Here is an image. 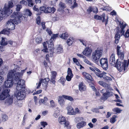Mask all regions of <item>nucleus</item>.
Returning a JSON list of instances; mask_svg holds the SVG:
<instances>
[{
	"label": "nucleus",
	"instance_id": "obj_31",
	"mask_svg": "<svg viewBox=\"0 0 129 129\" xmlns=\"http://www.w3.org/2000/svg\"><path fill=\"white\" fill-rule=\"evenodd\" d=\"M47 100V98L46 97H45L43 99H40L39 101V103L40 105L42 104H44Z\"/></svg>",
	"mask_w": 129,
	"mask_h": 129
},
{
	"label": "nucleus",
	"instance_id": "obj_34",
	"mask_svg": "<svg viewBox=\"0 0 129 129\" xmlns=\"http://www.w3.org/2000/svg\"><path fill=\"white\" fill-rule=\"evenodd\" d=\"M100 62L101 65H102L108 62L107 59L106 58H102L100 60Z\"/></svg>",
	"mask_w": 129,
	"mask_h": 129
},
{
	"label": "nucleus",
	"instance_id": "obj_60",
	"mask_svg": "<svg viewBox=\"0 0 129 129\" xmlns=\"http://www.w3.org/2000/svg\"><path fill=\"white\" fill-rule=\"evenodd\" d=\"M37 23L38 24H39L40 23V17L39 16L38 17L36 18Z\"/></svg>",
	"mask_w": 129,
	"mask_h": 129
},
{
	"label": "nucleus",
	"instance_id": "obj_47",
	"mask_svg": "<svg viewBox=\"0 0 129 129\" xmlns=\"http://www.w3.org/2000/svg\"><path fill=\"white\" fill-rule=\"evenodd\" d=\"M17 100L14 102V103L15 105L17 106L21 107L22 106V104L21 101L19 100Z\"/></svg>",
	"mask_w": 129,
	"mask_h": 129
},
{
	"label": "nucleus",
	"instance_id": "obj_15",
	"mask_svg": "<svg viewBox=\"0 0 129 129\" xmlns=\"http://www.w3.org/2000/svg\"><path fill=\"white\" fill-rule=\"evenodd\" d=\"M13 82L12 80L8 79L5 81V85L6 87L9 88L12 87L13 84Z\"/></svg>",
	"mask_w": 129,
	"mask_h": 129
},
{
	"label": "nucleus",
	"instance_id": "obj_7",
	"mask_svg": "<svg viewBox=\"0 0 129 129\" xmlns=\"http://www.w3.org/2000/svg\"><path fill=\"white\" fill-rule=\"evenodd\" d=\"M40 10L41 11H42L45 13H50L52 12L54 13L56 11V9L54 7L51 8L50 7H48L46 8L44 6L40 7Z\"/></svg>",
	"mask_w": 129,
	"mask_h": 129
},
{
	"label": "nucleus",
	"instance_id": "obj_52",
	"mask_svg": "<svg viewBox=\"0 0 129 129\" xmlns=\"http://www.w3.org/2000/svg\"><path fill=\"white\" fill-rule=\"evenodd\" d=\"M121 28V31H120L119 30H118L117 33H118V34L119 33V34L120 35V34H121V36H122V35H124V29H123V28Z\"/></svg>",
	"mask_w": 129,
	"mask_h": 129
},
{
	"label": "nucleus",
	"instance_id": "obj_55",
	"mask_svg": "<svg viewBox=\"0 0 129 129\" xmlns=\"http://www.w3.org/2000/svg\"><path fill=\"white\" fill-rule=\"evenodd\" d=\"M46 31L48 33L49 35L50 36H51L52 34V32L49 28H47L46 30Z\"/></svg>",
	"mask_w": 129,
	"mask_h": 129
},
{
	"label": "nucleus",
	"instance_id": "obj_17",
	"mask_svg": "<svg viewBox=\"0 0 129 129\" xmlns=\"http://www.w3.org/2000/svg\"><path fill=\"white\" fill-rule=\"evenodd\" d=\"M68 111V114L70 115H75V112H74V109L73 107L70 106H68L66 108Z\"/></svg>",
	"mask_w": 129,
	"mask_h": 129
},
{
	"label": "nucleus",
	"instance_id": "obj_46",
	"mask_svg": "<svg viewBox=\"0 0 129 129\" xmlns=\"http://www.w3.org/2000/svg\"><path fill=\"white\" fill-rule=\"evenodd\" d=\"M2 117L3 120L4 121H7L8 119V116L5 114H3L2 115Z\"/></svg>",
	"mask_w": 129,
	"mask_h": 129
},
{
	"label": "nucleus",
	"instance_id": "obj_58",
	"mask_svg": "<svg viewBox=\"0 0 129 129\" xmlns=\"http://www.w3.org/2000/svg\"><path fill=\"white\" fill-rule=\"evenodd\" d=\"M74 112H75V115L77 113H80L81 112L80 110L77 108H76L75 109Z\"/></svg>",
	"mask_w": 129,
	"mask_h": 129
},
{
	"label": "nucleus",
	"instance_id": "obj_13",
	"mask_svg": "<svg viewBox=\"0 0 129 129\" xmlns=\"http://www.w3.org/2000/svg\"><path fill=\"white\" fill-rule=\"evenodd\" d=\"M120 48L121 47L117 46V53L119 58L122 60L124 58V55L123 51L120 50Z\"/></svg>",
	"mask_w": 129,
	"mask_h": 129
},
{
	"label": "nucleus",
	"instance_id": "obj_51",
	"mask_svg": "<svg viewBox=\"0 0 129 129\" xmlns=\"http://www.w3.org/2000/svg\"><path fill=\"white\" fill-rule=\"evenodd\" d=\"M92 10L93 12L95 13H97L98 12V9L96 7H93L92 8Z\"/></svg>",
	"mask_w": 129,
	"mask_h": 129
},
{
	"label": "nucleus",
	"instance_id": "obj_62",
	"mask_svg": "<svg viewBox=\"0 0 129 129\" xmlns=\"http://www.w3.org/2000/svg\"><path fill=\"white\" fill-rule=\"evenodd\" d=\"M85 46H86V41L83 40L82 39H80L79 40Z\"/></svg>",
	"mask_w": 129,
	"mask_h": 129
},
{
	"label": "nucleus",
	"instance_id": "obj_28",
	"mask_svg": "<svg viewBox=\"0 0 129 129\" xmlns=\"http://www.w3.org/2000/svg\"><path fill=\"white\" fill-rule=\"evenodd\" d=\"M82 74L84 77L86 79L91 80H92V78L91 76L86 72H83L82 73Z\"/></svg>",
	"mask_w": 129,
	"mask_h": 129
},
{
	"label": "nucleus",
	"instance_id": "obj_61",
	"mask_svg": "<svg viewBox=\"0 0 129 129\" xmlns=\"http://www.w3.org/2000/svg\"><path fill=\"white\" fill-rule=\"evenodd\" d=\"M125 37L129 38V30H127L124 35Z\"/></svg>",
	"mask_w": 129,
	"mask_h": 129
},
{
	"label": "nucleus",
	"instance_id": "obj_14",
	"mask_svg": "<svg viewBox=\"0 0 129 129\" xmlns=\"http://www.w3.org/2000/svg\"><path fill=\"white\" fill-rule=\"evenodd\" d=\"M92 50L91 48L88 47H87L82 52L83 54L86 56H90L91 52Z\"/></svg>",
	"mask_w": 129,
	"mask_h": 129
},
{
	"label": "nucleus",
	"instance_id": "obj_26",
	"mask_svg": "<svg viewBox=\"0 0 129 129\" xmlns=\"http://www.w3.org/2000/svg\"><path fill=\"white\" fill-rule=\"evenodd\" d=\"M86 125L85 122L82 121L77 123L76 125V127L79 129L83 127Z\"/></svg>",
	"mask_w": 129,
	"mask_h": 129
},
{
	"label": "nucleus",
	"instance_id": "obj_48",
	"mask_svg": "<svg viewBox=\"0 0 129 129\" xmlns=\"http://www.w3.org/2000/svg\"><path fill=\"white\" fill-rule=\"evenodd\" d=\"M16 10L17 11H19L22 8V5L20 4H17L16 6Z\"/></svg>",
	"mask_w": 129,
	"mask_h": 129
},
{
	"label": "nucleus",
	"instance_id": "obj_22",
	"mask_svg": "<svg viewBox=\"0 0 129 129\" xmlns=\"http://www.w3.org/2000/svg\"><path fill=\"white\" fill-rule=\"evenodd\" d=\"M109 63L112 65H114L116 64L115 55L113 53L111 55L109 60Z\"/></svg>",
	"mask_w": 129,
	"mask_h": 129
},
{
	"label": "nucleus",
	"instance_id": "obj_45",
	"mask_svg": "<svg viewBox=\"0 0 129 129\" xmlns=\"http://www.w3.org/2000/svg\"><path fill=\"white\" fill-rule=\"evenodd\" d=\"M103 68L105 70H107L108 68V62L101 65Z\"/></svg>",
	"mask_w": 129,
	"mask_h": 129
},
{
	"label": "nucleus",
	"instance_id": "obj_64",
	"mask_svg": "<svg viewBox=\"0 0 129 129\" xmlns=\"http://www.w3.org/2000/svg\"><path fill=\"white\" fill-rule=\"evenodd\" d=\"M48 113V111L46 110L44 111H43L42 112V114L44 116L47 115Z\"/></svg>",
	"mask_w": 129,
	"mask_h": 129
},
{
	"label": "nucleus",
	"instance_id": "obj_27",
	"mask_svg": "<svg viewBox=\"0 0 129 129\" xmlns=\"http://www.w3.org/2000/svg\"><path fill=\"white\" fill-rule=\"evenodd\" d=\"M95 73L96 75L99 77H105V75L106 74V73L105 72H103L102 73L100 71V72H95Z\"/></svg>",
	"mask_w": 129,
	"mask_h": 129
},
{
	"label": "nucleus",
	"instance_id": "obj_6",
	"mask_svg": "<svg viewBox=\"0 0 129 129\" xmlns=\"http://www.w3.org/2000/svg\"><path fill=\"white\" fill-rule=\"evenodd\" d=\"M58 120L59 123L63 125L64 127L68 129L71 128V126L69 125V122L66 120L64 117L62 116H60L59 117Z\"/></svg>",
	"mask_w": 129,
	"mask_h": 129
},
{
	"label": "nucleus",
	"instance_id": "obj_42",
	"mask_svg": "<svg viewBox=\"0 0 129 129\" xmlns=\"http://www.w3.org/2000/svg\"><path fill=\"white\" fill-rule=\"evenodd\" d=\"M112 111L113 112H116V113H120L122 111V110H120L118 108H114L113 109Z\"/></svg>",
	"mask_w": 129,
	"mask_h": 129
},
{
	"label": "nucleus",
	"instance_id": "obj_4",
	"mask_svg": "<svg viewBox=\"0 0 129 129\" xmlns=\"http://www.w3.org/2000/svg\"><path fill=\"white\" fill-rule=\"evenodd\" d=\"M58 34H53L51 37V39L47 42L48 47L51 52L50 56L52 57L53 53V50L54 49V45L52 42L53 40L55 39L58 37Z\"/></svg>",
	"mask_w": 129,
	"mask_h": 129
},
{
	"label": "nucleus",
	"instance_id": "obj_50",
	"mask_svg": "<svg viewBox=\"0 0 129 129\" xmlns=\"http://www.w3.org/2000/svg\"><path fill=\"white\" fill-rule=\"evenodd\" d=\"M59 7L62 9H64L66 7L65 4L62 2H60L59 4Z\"/></svg>",
	"mask_w": 129,
	"mask_h": 129
},
{
	"label": "nucleus",
	"instance_id": "obj_24",
	"mask_svg": "<svg viewBox=\"0 0 129 129\" xmlns=\"http://www.w3.org/2000/svg\"><path fill=\"white\" fill-rule=\"evenodd\" d=\"M18 2L17 0H11L8 2V8H10L13 7L14 5L13 3L15 4Z\"/></svg>",
	"mask_w": 129,
	"mask_h": 129
},
{
	"label": "nucleus",
	"instance_id": "obj_40",
	"mask_svg": "<svg viewBox=\"0 0 129 129\" xmlns=\"http://www.w3.org/2000/svg\"><path fill=\"white\" fill-rule=\"evenodd\" d=\"M58 107L56 108L57 110L54 112L53 116L55 117H57L59 115V111L58 110Z\"/></svg>",
	"mask_w": 129,
	"mask_h": 129
},
{
	"label": "nucleus",
	"instance_id": "obj_57",
	"mask_svg": "<svg viewBox=\"0 0 129 129\" xmlns=\"http://www.w3.org/2000/svg\"><path fill=\"white\" fill-rule=\"evenodd\" d=\"M41 124L44 127H45V126L47 125V123L44 121L41 122H40Z\"/></svg>",
	"mask_w": 129,
	"mask_h": 129
},
{
	"label": "nucleus",
	"instance_id": "obj_19",
	"mask_svg": "<svg viewBox=\"0 0 129 129\" xmlns=\"http://www.w3.org/2000/svg\"><path fill=\"white\" fill-rule=\"evenodd\" d=\"M58 102L59 104L62 107H63L64 105L65 101L63 97L62 96H59L58 98Z\"/></svg>",
	"mask_w": 129,
	"mask_h": 129
},
{
	"label": "nucleus",
	"instance_id": "obj_63",
	"mask_svg": "<svg viewBox=\"0 0 129 129\" xmlns=\"http://www.w3.org/2000/svg\"><path fill=\"white\" fill-rule=\"evenodd\" d=\"M45 24V23L43 22H42L41 23V25H42L43 29H45L46 28Z\"/></svg>",
	"mask_w": 129,
	"mask_h": 129
},
{
	"label": "nucleus",
	"instance_id": "obj_18",
	"mask_svg": "<svg viewBox=\"0 0 129 129\" xmlns=\"http://www.w3.org/2000/svg\"><path fill=\"white\" fill-rule=\"evenodd\" d=\"M51 76L50 81L54 84L55 82V80L57 75L56 72L55 71L51 72Z\"/></svg>",
	"mask_w": 129,
	"mask_h": 129
},
{
	"label": "nucleus",
	"instance_id": "obj_3",
	"mask_svg": "<svg viewBox=\"0 0 129 129\" xmlns=\"http://www.w3.org/2000/svg\"><path fill=\"white\" fill-rule=\"evenodd\" d=\"M103 51L102 50L97 49L92 52V57L93 61L96 63L99 61V59L102 56Z\"/></svg>",
	"mask_w": 129,
	"mask_h": 129
},
{
	"label": "nucleus",
	"instance_id": "obj_43",
	"mask_svg": "<svg viewBox=\"0 0 129 129\" xmlns=\"http://www.w3.org/2000/svg\"><path fill=\"white\" fill-rule=\"evenodd\" d=\"M83 59V61L85 63L89 65H93V64L90 62L85 57V58H84Z\"/></svg>",
	"mask_w": 129,
	"mask_h": 129
},
{
	"label": "nucleus",
	"instance_id": "obj_8",
	"mask_svg": "<svg viewBox=\"0 0 129 129\" xmlns=\"http://www.w3.org/2000/svg\"><path fill=\"white\" fill-rule=\"evenodd\" d=\"M25 88V81L22 79H19L18 82L16 86V89L17 90H21L22 88Z\"/></svg>",
	"mask_w": 129,
	"mask_h": 129
},
{
	"label": "nucleus",
	"instance_id": "obj_37",
	"mask_svg": "<svg viewBox=\"0 0 129 129\" xmlns=\"http://www.w3.org/2000/svg\"><path fill=\"white\" fill-rule=\"evenodd\" d=\"M59 37L63 39H66L67 38L68 35L67 33L62 34L60 35Z\"/></svg>",
	"mask_w": 129,
	"mask_h": 129
},
{
	"label": "nucleus",
	"instance_id": "obj_36",
	"mask_svg": "<svg viewBox=\"0 0 129 129\" xmlns=\"http://www.w3.org/2000/svg\"><path fill=\"white\" fill-rule=\"evenodd\" d=\"M62 96L64 98L71 101H74V99L71 96L65 95H63Z\"/></svg>",
	"mask_w": 129,
	"mask_h": 129
},
{
	"label": "nucleus",
	"instance_id": "obj_35",
	"mask_svg": "<svg viewBox=\"0 0 129 129\" xmlns=\"http://www.w3.org/2000/svg\"><path fill=\"white\" fill-rule=\"evenodd\" d=\"M119 34V33L118 34V33H117L116 34L115 36V42L116 44H117L118 43L120 37V36Z\"/></svg>",
	"mask_w": 129,
	"mask_h": 129
},
{
	"label": "nucleus",
	"instance_id": "obj_11",
	"mask_svg": "<svg viewBox=\"0 0 129 129\" xmlns=\"http://www.w3.org/2000/svg\"><path fill=\"white\" fill-rule=\"evenodd\" d=\"M101 92L103 94V96L102 97V99L105 101L107 100L108 98L111 96L110 93L107 91L106 89H104L101 90Z\"/></svg>",
	"mask_w": 129,
	"mask_h": 129
},
{
	"label": "nucleus",
	"instance_id": "obj_44",
	"mask_svg": "<svg viewBox=\"0 0 129 129\" xmlns=\"http://www.w3.org/2000/svg\"><path fill=\"white\" fill-rule=\"evenodd\" d=\"M9 44L10 46H15L16 45V43L11 40H9V41L7 43V44Z\"/></svg>",
	"mask_w": 129,
	"mask_h": 129
},
{
	"label": "nucleus",
	"instance_id": "obj_5",
	"mask_svg": "<svg viewBox=\"0 0 129 129\" xmlns=\"http://www.w3.org/2000/svg\"><path fill=\"white\" fill-rule=\"evenodd\" d=\"M127 62L126 60H124L123 62L120 61H118L116 63V67L120 72L121 71L123 70L125 71L127 67L126 64Z\"/></svg>",
	"mask_w": 129,
	"mask_h": 129
},
{
	"label": "nucleus",
	"instance_id": "obj_25",
	"mask_svg": "<svg viewBox=\"0 0 129 129\" xmlns=\"http://www.w3.org/2000/svg\"><path fill=\"white\" fill-rule=\"evenodd\" d=\"M56 50V52L58 54L62 53L63 51L62 46L60 45H57Z\"/></svg>",
	"mask_w": 129,
	"mask_h": 129
},
{
	"label": "nucleus",
	"instance_id": "obj_38",
	"mask_svg": "<svg viewBox=\"0 0 129 129\" xmlns=\"http://www.w3.org/2000/svg\"><path fill=\"white\" fill-rule=\"evenodd\" d=\"M24 11L25 12V14L27 15L30 16L32 15V13L29 10L26 9L24 10Z\"/></svg>",
	"mask_w": 129,
	"mask_h": 129
},
{
	"label": "nucleus",
	"instance_id": "obj_53",
	"mask_svg": "<svg viewBox=\"0 0 129 129\" xmlns=\"http://www.w3.org/2000/svg\"><path fill=\"white\" fill-rule=\"evenodd\" d=\"M65 81L66 80L63 77H61L60 79L59 80V82H61L63 85H64V83Z\"/></svg>",
	"mask_w": 129,
	"mask_h": 129
},
{
	"label": "nucleus",
	"instance_id": "obj_33",
	"mask_svg": "<svg viewBox=\"0 0 129 129\" xmlns=\"http://www.w3.org/2000/svg\"><path fill=\"white\" fill-rule=\"evenodd\" d=\"M49 79L48 78H46L42 80V85L44 86H46L48 83V82L49 81Z\"/></svg>",
	"mask_w": 129,
	"mask_h": 129
},
{
	"label": "nucleus",
	"instance_id": "obj_1",
	"mask_svg": "<svg viewBox=\"0 0 129 129\" xmlns=\"http://www.w3.org/2000/svg\"><path fill=\"white\" fill-rule=\"evenodd\" d=\"M11 17L14 19L9 20L6 23V26L7 29L10 30L14 29L15 28V23L17 24L20 22V18L22 16L20 12H15L11 16Z\"/></svg>",
	"mask_w": 129,
	"mask_h": 129
},
{
	"label": "nucleus",
	"instance_id": "obj_10",
	"mask_svg": "<svg viewBox=\"0 0 129 129\" xmlns=\"http://www.w3.org/2000/svg\"><path fill=\"white\" fill-rule=\"evenodd\" d=\"M25 90H22L17 93L15 94V95L16 96L17 100H22L25 96Z\"/></svg>",
	"mask_w": 129,
	"mask_h": 129
},
{
	"label": "nucleus",
	"instance_id": "obj_49",
	"mask_svg": "<svg viewBox=\"0 0 129 129\" xmlns=\"http://www.w3.org/2000/svg\"><path fill=\"white\" fill-rule=\"evenodd\" d=\"M28 6L30 7H33L34 5V4L32 0H27Z\"/></svg>",
	"mask_w": 129,
	"mask_h": 129
},
{
	"label": "nucleus",
	"instance_id": "obj_12",
	"mask_svg": "<svg viewBox=\"0 0 129 129\" xmlns=\"http://www.w3.org/2000/svg\"><path fill=\"white\" fill-rule=\"evenodd\" d=\"M12 12V10L7 8L5 6L2 11L1 13L2 15L5 14L8 16L11 14Z\"/></svg>",
	"mask_w": 129,
	"mask_h": 129
},
{
	"label": "nucleus",
	"instance_id": "obj_2",
	"mask_svg": "<svg viewBox=\"0 0 129 129\" xmlns=\"http://www.w3.org/2000/svg\"><path fill=\"white\" fill-rule=\"evenodd\" d=\"M25 70H21V73H16V71L14 70H10L8 72L7 77L8 79L11 80L14 79L17 81L19 79L20 77L22 76L24 73Z\"/></svg>",
	"mask_w": 129,
	"mask_h": 129
},
{
	"label": "nucleus",
	"instance_id": "obj_54",
	"mask_svg": "<svg viewBox=\"0 0 129 129\" xmlns=\"http://www.w3.org/2000/svg\"><path fill=\"white\" fill-rule=\"evenodd\" d=\"M94 18V19L97 20H101L102 19L101 17L97 15H95Z\"/></svg>",
	"mask_w": 129,
	"mask_h": 129
},
{
	"label": "nucleus",
	"instance_id": "obj_41",
	"mask_svg": "<svg viewBox=\"0 0 129 129\" xmlns=\"http://www.w3.org/2000/svg\"><path fill=\"white\" fill-rule=\"evenodd\" d=\"M42 40V38L41 36L37 37L35 41L36 42L37 44L40 43Z\"/></svg>",
	"mask_w": 129,
	"mask_h": 129
},
{
	"label": "nucleus",
	"instance_id": "obj_21",
	"mask_svg": "<svg viewBox=\"0 0 129 129\" xmlns=\"http://www.w3.org/2000/svg\"><path fill=\"white\" fill-rule=\"evenodd\" d=\"M13 102V96H8L5 101V103L7 105H11Z\"/></svg>",
	"mask_w": 129,
	"mask_h": 129
},
{
	"label": "nucleus",
	"instance_id": "obj_16",
	"mask_svg": "<svg viewBox=\"0 0 129 129\" xmlns=\"http://www.w3.org/2000/svg\"><path fill=\"white\" fill-rule=\"evenodd\" d=\"M67 73L68 75L66 77V79L67 81H69L71 80L73 76L71 69L70 68L68 69Z\"/></svg>",
	"mask_w": 129,
	"mask_h": 129
},
{
	"label": "nucleus",
	"instance_id": "obj_20",
	"mask_svg": "<svg viewBox=\"0 0 129 129\" xmlns=\"http://www.w3.org/2000/svg\"><path fill=\"white\" fill-rule=\"evenodd\" d=\"M79 89L81 92L85 91L86 90V86L83 82H80L79 84Z\"/></svg>",
	"mask_w": 129,
	"mask_h": 129
},
{
	"label": "nucleus",
	"instance_id": "obj_9",
	"mask_svg": "<svg viewBox=\"0 0 129 129\" xmlns=\"http://www.w3.org/2000/svg\"><path fill=\"white\" fill-rule=\"evenodd\" d=\"M10 90L7 89L4 90L0 94V100H3L7 98L8 96H9V93Z\"/></svg>",
	"mask_w": 129,
	"mask_h": 129
},
{
	"label": "nucleus",
	"instance_id": "obj_59",
	"mask_svg": "<svg viewBox=\"0 0 129 129\" xmlns=\"http://www.w3.org/2000/svg\"><path fill=\"white\" fill-rule=\"evenodd\" d=\"M50 103L52 107H54L55 106V103L53 100H51L50 102Z\"/></svg>",
	"mask_w": 129,
	"mask_h": 129
},
{
	"label": "nucleus",
	"instance_id": "obj_29",
	"mask_svg": "<svg viewBox=\"0 0 129 129\" xmlns=\"http://www.w3.org/2000/svg\"><path fill=\"white\" fill-rule=\"evenodd\" d=\"M74 41L73 38L72 37H70L68 39L67 41V43L69 46L72 45Z\"/></svg>",
	"mask_w": 129,
	"mask_h": 129
},
{
	"label": "nucleus",
	"instance_id": "obj_39",
	"mask_svg": "<svg viewBox=\"0 0 129 129\" xmlns=\"http://www.w3.org/2000/svg\"><path fill=\"white\" fill-rule=\"evenodd\" d=\"M117 117L115 115L113 116L112 117L110 118V122L112 123H114L116 121V118Z\"/></svg>",
	"mask_w": 129,
	"mask_h": 129
},
{
	"label": "nucleus",
	"instance_id": "obj_23",
	"mask_svg": "<svg viewBox=\"0 0 129 129\" xmlns=\"http://www.w3.org/2000/svg\"><path fill=\"white\" fill-rule=\"evenodd\" d=\"M7 44L6 39L0 35V45L4 46Z\"/></svg>",
	"mask_w": 129,
	"mask_h": 129
},
{
	"label": "nucleus",
	"instance_id": "obj_32",
	"mask_svg": "<svg viewBox=\"0 0 129 129\" xmlns=\"http://www.w3.org/2000/svg\"><path fill=\"white\" fill-rule=\"evenodd\" d=\"M102 17L103 18V20L102 21L103 22H104L105 23L106 25L107 24L108 20L109 19L108 17L107 16V18L106 19V15L105 14H103L102 15Z\"/></svg>",
	"mask_w": 129,
	"mask_h": 129
},
{
	"label": "nucleus",
	"instance_id": "obj_30",
	"mask_svg": "<svg viewBox=\"0 0 129 129\" xmlns=\"http://www.w3.org/2000/svg\"><path fill=\"white\" fill-rule=\"evenodd\" d=\"M47 44H48L47 42L43 43V48L42 50V51L44 52H47L48 51V49L47 46Z\"/></svg>",
	"mask_w": 129,
	"mask_h": 129
},
{
	"label": "nucleus",
	"instance_id": "obj_56",
	"mask_svg": "<svg viewBox=\"0 0 129 129\" xmlns=\"http://www.w3.org/2000/svg\"><path fill=\"white\" fill-rule=\"evenodd\" d=\"M92 111L93 112H95L96 113H98L99 112V111L98 109L94 108H93L91 109Z\"/></svg>",
	"mask_w": 129,
	"mask_h": 129
}]
</instances>
